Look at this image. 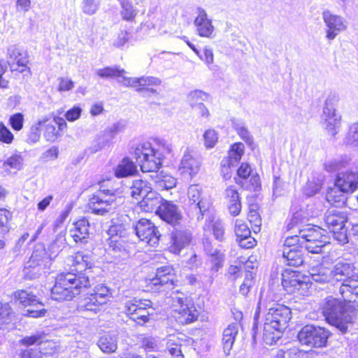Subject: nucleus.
<instances>
[{"mask_svg":"<svg viewBox=\"0 0 358 358\" xmlns=\"http://www.w3.org/2000/svg\"><path fill=\"white\" fill-rule=\"evenodd\" d=\"M73 264L75 269L57 275L55 284L51 289V297L53 300L70 301L78 295L83 289L90 286L88 275L92 265L90 255L81 252H77L73 257Z\"/></svg>","mask_w":358,"mask_h":358,"instance_id":"nucleus-1","label":"nucleus"},{"mask_svg":"<svg viewBox=\"0 0 358 358\" xmlns=\"http://www.w3.org/2000/svg\"><path fill=\"white\" fill-rule=\"evenodd\" d=\"M262 308L267 311L264 315L263 340L266 344L271 345L281 338L283 331L292 318V312L290 308L285 305L276 303H266L265 299L261 296L254 317L253 337L255 336L257 320Z\"/></svg>","mask_w":358,"mask_h":358,"instance_id":"nucleus-2","label":"nucleus"},{"mask_svg":"<svg viewBox=\"0 0 358 358\" xmlns=\"http://www.w3.org/2000/svg\"><path fill=\"white\" fill-rule=\"evenodd\" d=\"M322 309L327 322L335 327L338 334H346L352 329L355 321L353 311L346 310L341 301L331 296H327Z\"/></svg>","mask_w":358,"mask_h":358,"instance_id":"nucleus-3","label":"nucleus"},{"mask_svg":"<svg viewBox=\"0 0 358 358\" xmlns=\"http://www.w3.org/2000/svg\"><path fill=\"white\" fill-rule=\"evenodd\" d=\"M301 212L295 213L291 222L287 225L288 230L296 228L299 231L301 248L304 247L306 250L311 253L318 254L322 252V248L325 245L326 236H324V231L315 225H301Z\"/></svg>","mask_w":358,"mask_h":358,"instance_id":"nucleus-4","label":"nucleus"},{"mask_svg":"<svg viewBox=\"0 0 358 358\" xmlns=\"http://www.w3.org/2000/svg\"><path fill=\"white\" fill-rule=\"evenodd\" d=\"M152 303L148 299H133L127 301L124 304L123 312L138 325H143L150 320L154 308Z\"/></svg>","mask_w":358,"mask_h":358,"instance_id":"nucleus-5","label":"nucleus"},{"mask_svg":"<svg viewBox=\"0 0 358 358\" xmlns=\"http://www.w3.org/2000/svg\"><path fill=\"white\" fill-rule=\"evenodd\" d=\"M330 335V331L324 327L308 324L299 331L298 339L301 345L322 348L326 346Z\"/></svg>","mask_w":358,"mask_h":358,"instance_id":"nucleus-6","label":"nucleus"},{"mask_svg":"<svg viewBox=\"0 0 358 358\" xmlns=\"http://www.w3.org/2000/svg\"><path fill=\"white\" fill-rule=\"evenodd\" d=\"M187 196L190 210L194 213V216L197 220H202L212 206L210 199L203 194L202 188L198 185H192L189 187Z\"/></svg>","mask_w":358,"mask_h":358,"instance_id":"nucleus-7","label":"nucleus"},{"mask_svg":"<svg viewBox=\"0 0 358 358\" xmlns=\"http://www.w3.org/2000/svg\"><path fill=\"white\" fill-rule=\"evenodd\" d=\"M134 155L143 172H155L162 166V161L158 159L150 143L139 145L135 149Z\"/></svg>","mask_w":358,"mask_h":358,"instance_id":"nucleus-8","label":"nucleus"},{"mask_svg":"<svg viewBox=\"0 0 358 358\" xmlns=\"http://www.w3.org/2000/svg\"><path fill=\"white\" fill-rule=\"evenodd\" d=\"M337 96L330 94L326 99L323 113L322 115V123L324 129L332 136H335L340 129L341 116L336 113L335 104L337 102Z\"/></svg>","mask_w":358,"mask_h":358,"instance_id":"nucleus-9","label":"nucleus"},{"mask_svg":"<svg viewBox=\"0 0 358 358\" xmlns=\"http://www.w3.org/2000/svg\"><path fill=\"white\" fill-rule=\"evenodd\" d=\"M50 261L46 249L42 245H37L26 263L23 272L24 276L28 279H33L38 277L42 271L41 265Z\"/></svg>","mask_w":358,"mask_h":358,"instance_id":"nucleus-10","label":"nucleus"},{"mask_svg":"<svg viewBox=\"0 0 358 358\" xmlns=\"http://www.w3.org/2000/svg\"><path fill=\"white\" fill-rule=\"evenodd\" d=\"M132 230L141 241L150 246H155L159 241L161 235L155 225L149 220H139L132 226Z\"/></svg>","mask_w":358,"mask_h":358,"instance_id":"nucleus-11","label":"nucleus"},{"mask_svg":"<svg viewBox=\"0 0 358 358\" xmlns=\"http://www.w3.org/2000/svg\"><path fill=\"white\" fill-rule=\"evenodd\" d=\"M114 203V196L110 194V190L107 189L100 190L94 194L90 198L88 205L94 214L104 215L115 208Z\"/></svg>","mask_w":358,"mask_h":358,"instance_id":"nucleus-12","label":"nucleus"},{"mask_svg":"<svg viewBox=\"0 0 358 358\" xmlns=\"http://www.w3.org/2000/svg\"><path fill=\"white\" fill-rule=\"evenodd\" d=\"M186 299L176 296L173 298L174 311L178 313L176 316L178 322L186 324L196 321L199 316V312L194 305L185 303Z\"/></svg>","mask_w":358,"mask_h":358,"instance_id":"nucleus-13","label":"nucleus"},{"mask_svg":"<svg viewBox=\"0 0 358 358\" xmlns=\"http://www.w3.org/2000/svg\"><path fill=\"white\" fill-rule=\"evenodd\" d=\"M322 19L327 28L326 37L330 41L334 40L347 28L346 21L342 16L334 15L329 10L322 13Z\"/></svg>","mask_w":358,"mask_h":358,"instance_id":"nucleus-14","label":"nucleus"},{"mask_svg":"<svg viewBox=\"0 0 358 358\" xmlns=\"http://www.w3.org/2000/svg\"><path fill=\"white\" fill-rule=\"evenodd\" d=\"M201 166V159L195 155L192 148H186L179 165L181 173L193 177L199 173Z\"/></svg>","mask_w":358,"mask_h":358,"instance_id":"nucleus-15","label":"nucleus"},{"mask_svg":"<svg viewBox=\"0 0 358 358\" xmlns=\"http://www.w3.org/2000/svg\"><path fill=\"white\" fill-rule=\"evenodd\" d=\"M41 120L44 121L41 126L43 127V136L47 141L51 143L56 141L62 136L60 131L67 126L66 121L60 117H54L52 121L46 118Z\"/></svg>","mask_w":358,"mask_h":358,"instance_id":"nucleus-16","label":"nucleus"},{"mask_svg":"<svg viewBox=\"0 0 358 358\" xmlns=\"http://www.w3.org/2000/svg\"><path fill=\"white\" fill-rule=\"evenodd\" d=\"M331 271L332 280L334 282H350L355 278V266L352 264L339 261L335 264Z\"/></svg>","mask_w":358,"mask_h":358,"instance_id":"nucleus-17","label":"nucleus"},{"mask_svg":"<svg viewBox=\"0 0 358 358\" xmlns=\"http://www.w3.org/2000/svg\"><path fill=\"white\" fill-rule=\"evenodd\" d=\"M177 282L175 271L171 266L166 265L156 270L155 277L151 280V284L164 286L166 289H173Z\"/></svg>","mask_w":358,"mask_h":358,"instance_id":"nucleus-18","label":"nucleus"},{"mask_svg":"<svg viewBox=\"0 0 358 358\" xmlns=\"http://www.w3.org/2000/svg\"><path fill=\"white\" fill-rule=\"evenodd\" d=\"M7 62L11 71L22 73L28 63L27 54L16 45H11L7 49Z\"/></svg>","mask_w":358,"mask_h":358,"instance_id":"nucleus-19","label":"nucleus"},{"mask_svg":"<svg viewBox=\"0 0 358 358\" xmlns=\"http://www.w3.org/2000/svg\"><path fill=\"white\" fill-rule=\"evenodd\" d=\"M299 272L286 269L282 273V285L288 293H294L301 289L306 288L308 284L301 279Z\"/></svg>","mask_w":358,"mask_h":358,"instance_id":"nucleus-20","label":"nucleus"},{"mask_svg":"<svg viewBox=\"0 0 358 358\" xmlns=\"http://www.w3.org/2000/svg\"><path fill=\"white\" fill-rule=\"evenodd\" d=\"M157 215L165 222L176 225L182 220V214L179 208L172 201L164 200L159 208Z\"/></svg>","mask_w":358,"mask_h":358,"instance_id":"nucleus-21","label":"nucleus"},{"mask_svg":"<svg viewBox=\"0 0 358 358\" xmlns=\"http://www.w3.org/2000/svg\"><path fill=\"white\" fill-rule=\"evenodd\" d=\"M197 11L198 15L194 21L197 34L201 37L213 38L214 27L211 20L208 18L206 10L199 8Z\"/></svg>","mask_w":358,"mask_h":358,"instance_id":"nucleus-22","label":"nucleus"},{"mask_svg":"<svg viewBox=\"0 0 358 358\" xmlns=\"http://www.w3.org/2000/svg\"><path fill=\"white\" fill-rule=\"evenodd\" d=\"M343 192H352L358 187V171H347L337 176L335 182Z\"/></svg>","mask_w":358,"mask_h":358,"instance_id":"nucleus-23","label":"nucleus"},{"mask_svg":"<svg viewBox=\"0 0 358 358\" xmlns=\"http://www.w3.org/2000/svg\"><path fill=\"white\" fill-rule=\"evenodd\" d=\"M348 216L345 212L339 209H329L324 217V222L330 231L342 229L347 222Z\"/></svg>","mask_w":358,"mask_h":358,"instance_id":"nucleus-24","label":"nucleus"},{"mask_svg":"<svg viewBox=\"0 0 358 358\" xmlns=\"http://www.w3.org/2000/svg\"><path fill=\"white\" fill-rule=\"evenodd\" d=\"M90 222L85 217L78 220L69 230L70 236L76 243H85L90 236Z\"/></svg>","mask_w":358,"mask_h":358,"instance_id":"nucleus-25","label":"nucleus"},{"mask_svg":"<svg viewBox=\"0 0 358 358\" xmlns=\"http://www.w3.org/2000/svg\"><path fill=\"white\" fill-rule=\"evenodd\" d=\"M282 258L284 264L294 267L301 266L304 262L303 252L299 247L283 248Z\"/></svg>","mask_w":358,"mask_h":358,"instance_id":"nucleus-26","label":"nucleus"},{"mask_svg":"<svg viewBox=\"0 0 358 358\" xmlns=\"http://www.w3.org/2000/svg\"><path fill=\"white\" fill-rule=\"evenodd\" d=\"M192 236L189 231L176 230L172 232L171 243L169 247L170 251L178 254L180 251L189 245Z\"/></svg>","mask_w":358,"mask_h":358,"instance_id":"nucleus-27","label":"nucleus"},{"mask_svg":"<svg viewBox=\"0 0 358 358\" xmlns=\"http://www.w3.org/2000/svg\"><path fill=\"white\" fill-rule=\"evenodd\" d=\"M339 294L345 302L358 306V277L350 282H343L339 287Z\"/></svg>","mask_w":358,"mask_h":358,"instance_id":"nucleus-28","label":"nucleus"},{"mask_svg":"<svg viewBox=\"0 0 358 358\" xmlns=\"http://www.w3.org/2000/svg\"><path fill=\"white\" fill-rule=\"evenodd\" d=\"M203 229L205 232L213 231V236L217 240L220 241L224 240V224L220 220L216 219L214 216L210 215L206 218L203 227Z\"/></svg>","mask_w":358,"mask_h":358,"instance_id":"nucleus-29","label":"nucleus"},{"mask_svg":"<svg viewBox=\"0 0 358 358\" xmlns=\"http://www.w3.org/2000/svg\"><path fill=\"white\" fill-rule=\"evenodd\" d=\"M24 158L20 153H14L8 157L2 164L3 172L6 175L16 174L22 169Z\"/></svg>","mask_w":358,"mask_h":358,"instance_id":"nucleus-30","label":"nucleus"},{"mask_svg":"<svg viewBox=\"0 0 358 358\" xmlns=\"http://www.w3.org/2000/svg\"><path fill=\"white\" fill-rule=\"evenodd\" d=\"M245 150V145L241 143H236L231 146L229 150L228 157L224 158L221 164L222 166V171L227 166H234L241 160Z\"/></svg>","mask_w":358,"mask_h":358,"instance_id":"nucleus-31","label":"nucleus"},{"mask_svg":"<svg viewBox=\"0 0 358 358\" xmlns=\"http://www.w3.org/2000/svg\"><path fill=\"white\" fill-rule=\"evenodd\" d=\"M164 201L162 196L155 191L151 190L140 201L141 207L146 212L155 210L158 213L160 204Z\"/></svg>","mask_w":358,"mask_h":358,"instance_id":"nucleus-32","label":"nucleus"},{"mask_svg":"<svg viewBox=\"0 0 358 358\" xmlns=\"http://www.w3.org/2000/svg\"><path fill=\"white\" fill-rule=\"evenodd\" d=\"M136 173V165L129 157L123 158L114 169V175L118 178L134 176Z\"/></svg>","mask_w":358,"mask_h":358,"instance_id":"nucleus-33","label":"nucleus"},{"mask_svg":"<svg viewBox=\"0 0 358 358\" xmlns=\"http://www.w3.org/2000/svg\"><path fill=\"white\" fill-rule=\"evenodd\" d=\"M152 188L150 182L142 179H136L133 180L130 186V195L132 198L139 200L146 196Z\"/></svg>","mask_w":358,"mask_h":358,"instance_id":"nucleus-34","label":"nucleus"},{"mask_svg":"<svg viewBox=\"0 0 358 358\" xmlns=\"http://www.w3.org/2000/svg\"><path fill=\"white\" fill-rule=\"evenodd\" d=\"M13 298L17 303L19 304L27 307V306H43V303L39 301L36 296L31 292H28L24 289L17 290L13 294Z\"/></svg>","mask_w":358,"mask_h":358,"instance_id":"nucleus-35","label":"nucleus"},{"mask_svg":"<svg viewBox=\"0 0 358 358\" xmlns=\"http://www.w3.org/2000/svg\"><path fill=\"white\" fill-rule=\"evenodd\" d=\"M238 331V324L232 323L228 325L223 331L222 345L224 353L228 355L231 350L235 338Z\"/></svg>","mask_w":358,"mask_h":358,"instance_id":"nucleus-36","label":"nucleus"},{"mask_svg":"<svg viewBox=\"0 0 358 358\" xmlns=\"http://www.w3.org/2000/svg\"><path fill=\"white\" fill-rule=\"evenodd\" d=\"M309 273L312 280L316 282H333L331 268L322 265L312 267Z\"/></svg>","mask_w":358,"mask_h":358,"instance_id":"nucleus-37","label":"nucleus"},{"mask_svg":"<svg viewBox=\"0 0 358 358\" xmlns=\"http://www.w3.org/2000/svg\"><path fill=\"white\" fill-rule=\"evenodd\" d=\"M117 341V334H104L99 338L97 345L103 352L110 354L116 351Z\"/></svg>","mask_w":358,"mask_h":358,"instance_id":"nucleus-38","label":"nucleus"},{"mask_svg":"<svg viewBox=\"0 0 358 358\" xmlns=\"http://www.w3.org/2000/svg\"><path fill=\"white\" fill-rule=\"evenodd\" d=\"M152 146L158 159L162 161L166 158L171 159L174 156L172 145L166 141L156 139L155 140V144Z\"/></svg>","mask_w":358,"mask_h":358,"instance_id":"nucleus-39","label":"nucleus"},{"mask_svg":"<svg viewBox=\"0 0 358 358\" xmlns=\"http://www.w3.org/2000/svg\"><path fill=\"white\" fill-rule=\"evenodd\" d=\"M103 304L93 293H90L81 301L78 306V310L80 312L90 311L97 313L101 306Z\"/></svg>","mask_w":358,"mask_h":358,"instance_id":"nucleus-40","label":"nucleus"},{"mask_svg":"<svg viewBox=\"0 0 358 358\" xmlns=\"http://www.w3.org/2000/svg\"><path fill=\"white\" fill-rule=\"evenodd\" d=\"M345 193L346 192H343V191L335 184L334 187L328 191L326 196L327 200L331 205L337 207L342 206L346 201Z\"/></svg>","mask_w":358,"mask_h":358,"instance_id":"nucleus-41","label":"nucleus"},{"mask_svg":"<svg viewBox=\"0 0 358 358\" xmlns=\"http://www.w3.org/2000/svg\"><path fill=\"white\" fill-rule=\"evenodd\" d=\"M121 6L120 11L122 20L127 22H132L137 15L138 10L134 8L132 3L128 0H118Z\"/></svg>","mask_w":358,"mask_h":358,"instance_id":"nucleus-42","label":"nucleus"},{"mask_svg":"<svg viewBox=\"0 0 358 358\" xmlns=\"http://www.w3.org/2000/svg\"><path fill=\"white\" fill-rule=\"evenodd\" d=\"M129 229H132L129 223L114 222L108 229V234L121 238L128 235Z\"/></svg>","mask_w":358,"mask_h":358,"instance_id":"nucleus-43","label":"nucleus"},{"mask_svg":"<svg viewBox=\"0 0 358 358\" xmlns=\"http://www.w3.org/2000/svg\"><path fill=\"white\" fill-rule=\"evenodd\" d=\"M210 262L211 264V271L213 274L217 273L223 266L224 255L218 250H212L208 252Z\"/></svg>","mask_w":358,"mask_h":358,"instance_id":"nucleus-44","label":"nucleus"},{"mask_svg":"<svg viewBox=\"0 0 358 358\" xmlns=\"http://www.w3.org/2000/svg\"><path fill=\"white\" fill-rule=\"evenodd\" d=\"M126 128L124 121L117 122L105 129L101 133L111 142L117 134L122 133Z\"/></svg>","mask_w":358,"mask_h":358,"instance_id":"nucleus-45","label":"nucleus"},{"mask_svg":"<svg viewBox=\"0 0 358 358\" xmlns=\"http://www.w3.org/2000/svg\"><path fill=\"white\" fill-rule=\"evenodd\" d=\"M96 74L102 78H113L122 77L125 73L124 69H120L117 66L106 67L96 70Z\"/></svg>","mask_w":358,"mask_h":358,"instance_id":"nucleus-46","label":"nucleus"},{"mask_svg":"<svg viewBox=\"0 0 358 358\" xmlns=\"http://www.w3.org/2000/svg\"><path fill=\"white\" fill-rule=\"evenodd\" d=\"M110 143V142L107 139V138L102 133H101L93 141L91 145L87 148V151L90 154H95L96 152L102 150Z\"/></svg>","mask_w":358,"mask_h":358,"instance_id":"nucleus-47","label":"nucleus"},{"mask_svg":"<svg viewBox=\"0 0 358 358\" xmlns=\"http://www.w3.org/2000/svg\"><path fill=\"white\" fill-rule=\"evenodd\" d=\"M209 95L201 91V90H194L191 92L188 96L187 99L189 103L192 108L196 106L197 105L202 103L203 101L208 100Z\"/></svg>","mask_w":358,"mask_h":358,"instance_id":"nucleus-48","label":"nucleus"},{"mask_svg":"<svg viewBox=\"0 0 358 358\" xmlns=\"http://www.w3.org/2000/svg\"><path fill=\"white\" fill-rule=\"evenodd\" d=\"M161 80L153 76H143L138 78V88L136 92H143L144 90L148 87L158 86L161 84Z\"/></svg>","mask_w":358,"mask_h":358,"instance_id":"nucleus-49","label":"nucleus"},{"mask_svg":"<svg viewBox=\"0 0 358 358\" xmlns=\"http://www.w3.org/2000/svg\"><path fill=\"white\" fill-rule=\"evenodd\" d=\"M344 143L358 149V123L352 124L348 130Z\"/></svg>","mask_w":358,"mask_h":358,"instance_id":"nucleus-50","label":"nucleus"},{"mask_svg":"<svg viewBox=\"0 0 358 358\" xmlns=\"http://www.w3.org/2000/svg\"><path fill=\"white\" fill-rule=\"evenodd\" d=\"M12 214L6 209H0V236H3L10 231L9 221Z\"/></svg>","mask_w":358,"mask_h":358,"instance_id":"nucleus-51","label":"nucleus"},{"mask_svg":"<svg viewBox=\"0 0 358 358\" xmlns=\"http://www.w3.org/2000/svg\"><path fill=\"white\" fill-rule=\"evenodd\" d=\"M156 180L157 187L160 190H168L176 185V179L171 176L166 175L158 177Z\"/></svg>","mask_w":358,"mask_h":358,"instance_id":"nucleus-52","label":"nucleus"},{"mask_svg":"<svg viewBox=\"0 0 358 358\" xmlns=\"http://www.w3.org/2000/svg\"><path fill=\"white\" fill-rule=\"evenodd\" d=\"M13 310L8 303L0 302V328L11 322Z\"/></svg>","mask_w":358,"mask_h":358,"instance_id":"nucleus-53","label":"nucleus"},{"mask_svg":"<svg viewBox=\"0 0 358 358\" xmlns=\"http://www.w3.org/2000/svg\"><path fill=\"white\" fill-rule=\"evenodd\" d=\"M232 122L234 128L236 130L241 138L247 143L251 144L252 143V138L248 129L245 127V123L239 120H233Z\"/></svg>","mask_w":358,"mask_h":358,"instance_id":"nucleus-54","label":"nucleus"},{"mask_svg":"<svg viewBox=\"0 0 358 358\" xmlns=\"http://www.w3.org/2000/svg\"><path fill=\"white\" fill-rule=\"evenodd\" d=\"M349 163L348 157L339 158L327 162L324 164L325 169L329 172H334L345 167Z\"/></svg>","mask_w":358,"mask_h":358,"instance_id":"nucleus-55","label":"nucleus"},{"mask_svg":"<svg viewBox=\"0 0 358 358\" xmlns=\"http://www.w3.org/2000/svg\"><path fill=\"white\" fill-rule=\"evenodd\" d=\"M43 123H44L43 120H38L31 127L27 136V142L29 143H36L39 141L41 132V127Z\"/></svg>","mask_w":358,"mask_h":358,"instance_id":"nucleus-56","label":"nucleus"},{"mask_svg":"<svg viewBox=\"0 0 358 358\" xmlns=\"http://www.w3.org/2000/svg\"><path fill=\"white\" fill-rule=\"evenodd\" d=\"M64 243L61 237H57L48 246V250H46L50 260L54 259L62 251Z\"/></svg>","mask_w":358,"mask_h":358,"instance_id":"nucleus-57","label":"nucleus"},{"mask_svg":"<svg viewBox=\"0 0 358 358\" xmlns=\"http://www.w3.org/2000/svg\"><path fill=\"white\" fill-rule=\"evenodd\" d=\"M47 336L43 333L36 334L30 336H27L22 339L21 342L24 345H31L34 344L41 345L43 343L48 342Z\"/></svg>","mask_w":358,"mask_h":358,"instance_id":"nucleus-58","label":"nucleus"},{"mask_svg":"<svg viewBox=\"0 0 358 358\" xmlns=\"http://www.w3.org/2000/svg\"><path fill=\"white\" fill-rule=\"evenodd\" d=\"M322 188V183L318 179L308 180L303 188L304 194L308 196H312L319 192Z\"/></svg>","mask_w":358,"mask_h":358,"instance_id":"nucleus-59","label":"nucleus"},{"mask_svg":"<svg viewBox=\"0 0 358 358\" xmlns=\"http://www.w3.org/2000/svg\"><path fill=\"white\" fill-rule=\"evenodd\" d=\"M235 234L237 238L251 236V231L246 223L241 220L236 219L235 221Z\"/></svg>","mask_w":358,"mask_h":358,"instance_id":"nucleus-60","label":"nucleus"},{"mask_svg":"<svg viewBox=\"0 0 358 358\" xmlns=\"http://www.w3.org/2000/svg\"><path fill=\"white\" fill-rule=\"evenodd\" d=\"M204 145L206 148H213L218 140L217 133L213 129L206 130L203 134Z\"/></svg>","mask_w":358,"mask_h":358,"instance_id":"nucleus-61","label":"nucleus"},{"mask_svg":"<svg viewBox=\"0 0 358 358\" xmlns=\"http://www.w3.org/2000/svg\"><path fill=\"white\" fill-rule=\"evenodd\" d=\"M99 9V3L96 0H83L82 10L84 13L92 15L96 13Z\"/></svg>","mask_w":358,"mask_h":358,"instance_id":"nucleus-62","label":"nucleus"},{"mask_svg":"<svg viewBox=\"0 0 358 358\" xmlns=\"http://www.w3.org/2000/svg\"><path fill=\"white\" fill-rule=\"evenodd\" d=\"M92 293L104 304L107 302L109 297V289L103 285L96 286Z\"/></svg>","mask_w":358,"mask_h":358,"instance_id":"nucleus-63","label":"nucleus"},{"mask_svg":"<svg viewBox=\"0 0 358 358\" xmlns=\"http://www.w3.org/2000/svg\"><path fill=\"white\" fill-rule=\"evenodd\" d=\"M287 184L278 176H274L273 194L275 196L282 195L285 192Z\"/></svg>","mask_w":358,"mask_h":358,"instance_id":"nucleus-64","label":"nucleus"}]
</instances>
